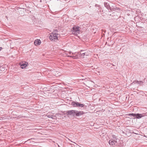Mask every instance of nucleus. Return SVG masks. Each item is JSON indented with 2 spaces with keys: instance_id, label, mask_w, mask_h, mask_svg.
I'll list each match as a JSON object with an SVG mask.
<instances>
[{
  "instance_id": "obj_6",
  "label": "nucleus",
  "mask_w": 147,
  "mask_h": 147,
  "mask_svg": "<svg viewBox=\"0 0 147 147\" xmlns=\"http://www.w3.org/2000/svg\"><path fill=\"white\" fill-rule=\"evenodd\" d=\"M109 143L111 146H116L117 145V142L116 141L112 139L110 140L109 141Z\"/></svg>"
},
{
  "instance_id": "obj_13",
  "label": "nucleus",
  "mask_w": 147,
  "mask_h": 147,
  "mask_svg": "<svg viewBox=\"0 0 147 147\" xmlns=\"http://www.w3.org/2000/svg\"><path fill=\"white\" fill-rule=\"evenodd\" d=\"M88 55L87 54H86V53H82V54H81V56L82 57H84V56H87V55Z\"/></svg>"
},
{
  "instance_id": "obj_11",
  "label": "nucleus",
  "mask_w": 147,
  "mask_h": 147,
  "mask_svg": "<svg viewBox=\"0 0 147 147\" xmlns=\"http://www.w3.org/2000/svg\"><path fill=\"white\" fill-rule=\"evenodd\" d=\"M133 83H138L139 84H140L141 85H142L143 83V82L142 81H139L138 80L134 81L133 82Z\"/></svg>"
},
{
  "instance_id": "obj_18",
  "label": "nucleus",
  "mask_w": 147,
  "mask_h": 147,
  "mask_svg": "<svg viewBox=\"0 0 147 147\" xmlns=\"http://www.w3.org/2000/svg\"><path fill=\"white\" fill-rule=\"evenodd\" d=\"M134 110V109H132V110Z\"/></svg>"
},
{
  "instance_id": "obj_17",
  "label": "nucleus",
  "mask_w": 147,
  "mask_h": 147,
  "mask_svg": "<svg viewBox=\"0 0 147 147\" xmlns=\"http://www.w3.org/2000/svg\"><path fill=\"white\" fill-rule=\"evenodd\" d=\"M84 51V50H81V52H82V51Z\"/></svg>"
},
{
  "instance_id": "obj_8",
  "label": "nucleus",
  "mask_w": 147,
  "mask_h": 147,
  "mask_svg": "<svg viewBox=\"0 0 147 147\" xmlns=\"http://www.w3.org/2000/svg\"><path fill=\"white\" fill-rule=\"evenodd\" d=\"M104 5L105 7H106V8L109 10V8H110V5L109 3V2H104Z\"/></svg>"
},
{
  "instance_id": "obj_10",
  "label": "nucleus",
  "mask_w": 147,
  "mask_h": 147,
  "mask_svg": "<svg viewBox=\"0 0 147 147\" xmlns=\"http://www.w3.org/2000/svg\"><path fill=\"white\" fill-rule=\"evenodd\" d=\"M40 41L38 39L37 40H35L34 41V44L35 45H40Z\"/></svg>"
},
{
  "instance_id": "obj_15",
  "label": "nucleus",
  "mask_w": 147,
  "mask_h": 147,
  "mask_svg": "<svg viewBox=\"0 0 147 147\" xmlns=\"http://www.w3.org/2000/svg\"><path fill=\"white\" fill-rule=\"evenodd\" d=\"M1 49H2V47H0V51Z\"/></svg>"
},
{
  "instance_id": "obj_2",
  "label": "nucleus",
  "mask_w": 147,
  "mask_h": 147,
  "mask_svg": "<svg viewBox=\"0 0 147 147\" xmlns=\"http://www.w3.org/2000/svg\"><path fill=\"white\" fill-rule=\"evenodd\" d=\"M67 113L69 115H70L72 116H74L76 115V116H78L84 114L83 111H79L78 112H75V111H68Z\"/></svg>"
},
{
  "instance_id": "obj_3",
  "label": "nucleus",
  "mask_w": 147,
  "mask_h": 147,
  "mask_svg": "<svg viewBox=\"0 0 147 147\" xmlns=\"http://www.w3.org/2000/svg\"><path fill=\"white\" fill-rule=\"evenodd\" d=\"M58 35L59 34L58 33L53 32L50 34L49 38L51 41H55V40H56L58 37Z\"/></svg>"
},
{
  "instance_id": "obj_5",
  "label": "nucleus",
  "mask_w": 147,
  "mask_h": 147,
  "mask_svg": "<svg viewBox=\"0 0 147 147\" xmlns=\"http://www.w3.org/2000/svg\"><path fill=\"white\" fill-rule=\"evenodd\" d=\"M109 10L111 11H119L120 9L119 8L117 7H116L115 4H111L110 8Z\"/></svg>"
},
{
  "instance_id": "obj_4",
  "label": "nucleus",
  "mask_w": 147,
  "mask_h": 147,
  "mask_svg": "<svg viewBox=\"0 0 147 147\" xmlns=\"http://www.w3.org/2000/svg\"><path fill=\"white\" fill-rule=\"evenodd\" d=\"M129 116H132L134 117H135L137 119H140L142 117H144L147 115L146 113L142 114H134V113H130L129 114Z\"/></svg>"
},
{
  "instance_id": "obj_16",
  "label": "nucleus",
  "mask_w": 147,
  "mask_h": 147,
  "mask_svg": "<svg viewBox=\"0 0 147 147\" xmlns=\"http://www.w3.org/2000/svg\"><path fill=\"white\" fill-rule=\"evenodd\" d=\"M75 57V56H73V57L74 58V57Z\"/></svg>"
},
{
  "instance_id": "obj_14",
  "label": "nucleus",
  "mask_w": 147,
  "mask_h": 147,
  "mask_svg": "<svg viewBox=\"0 0 147 147\" xmlns=\"http://www.w3.org/2000/svg\"><path fill=\"white\" fill-rule=\"evenodd\" d=\"M53 32H56V33H57V32H58V30H57V29H55V30L53 31Z\"/></svg>"
},
{
  "instance_id": "obj_19",
  "label": "nucleus",
  "mask_w": 147,
  "mask_h": 147,
  "mask_svg": "<svg viewBox=\"0 0 147 147\" xmlns=\"http://www.w3.org/2000/svg\"><path fill=\"white\" fill-rule=\"evenodd\" d=\"M48 117H50L48 116Z\"/></svg>"
},
{
  "instance_id": "obj_7",
  "label": "nucleus",
  "mask_w": 147,
  "mask_h": 147,
  "mask_svg": "<svg viewBox=\"0 0 147 147\" xmlns=\"http://www.w3.org/2000/svg\"><path fill=\"white\" fill-rule=\"evenodd\" d=\"M79 27H77L76 26H74L73 27V30L74 31L76 34L79 33Z\"/></svg>"
},
{
  "instance_id": "obj_1",
  "label": "nucleus",
  "mask_w": 147,
  "mask_h": 147,
  "mask_svg": "<svg viewBox=\"0 0 147 147\" xmlns=\"http://www.w3.org/2000/svg\"><path fill=\"white\" fill-rule=\"evenodd\" d=\"M69 104L71 105L74 107H82L84 106L83 104H81L77 102L74 101H71L69 103Z\"/></svg>"
},
{
  "instance_id": "obj_20",
  "label": "nucleus",
  "mask_w": 147,
  "mask_h": 147,
  "mask_svg": "<svg viewBox=\"0 0 147 147\" xmlns=\"http://www.w3.org/2000/svg\"><path fill=\"white\" fill-rule=\"evenodd\" d=\"M35 110L37 111V110Z\"/></svg>"
},
{
  "instance_id": "obj_12",
  "label": "nucleus",
  "mask_w": 147,
  "mask_h": 147,
  "mask_svg": "<svg viewBox=\"0 0 147 147\" xmlns=\"http://www.w3.org/2000/svg\"><path fill=\"white\" fill-rule=\"evenodd\" d=\"M27 66V65L26 63H23L21 65V67L23 69L25 67H26Z\"/></svg>"
},
{
  "instance_id": "obj_9",
  "label": "nucleus",
  "mask_w": 147,
  "mask_h": 147,
  "mask_svg": "<svg viewBox=\"0 0 147 147\" xmlns=\"http://www.w3.org/2000/svg\"><path fill=\"white\" fill-rule=\"evenodd\" d=\"M118 11H116L115 12L113 13L112 14H110V15H111L112 16H115V19L118 18V16L117 15V14L118 13Z\"/></svg>"
}]
</instances>
